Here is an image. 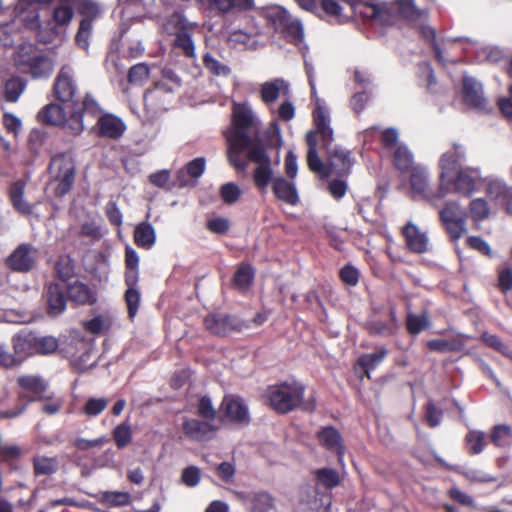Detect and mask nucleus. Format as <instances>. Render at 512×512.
<instances>
[{"label":"nucleus","mask_w":512,"mask_h":512,"mask_svg":"<svg viewBox=\"0 0 512 512\" xmlns=\"http://www.w3.org/2000/svg\"><path fill=\"white\" fill-rule=\"evenodd\" d=\"M464 159V149L458 144H453V150L442 154L439 160L441 168L440 185L437 192L430 191L428 183V173L424 167L415 166L411 169L410 185L414 196L426 199L434 207H438V201L447 194L446 178L456 169L457 164Z\"/></svg>","instance_id":"1"},{"label":"nucleus","mask_w":512,"mask_h":512,"mask_svg":"<svg viewBox=\"0 0 512 512\" xmlns=\"http://www.w3.org/2000/svg\"><path fill=\"white\" fill-rule=\"evenodd\" d=\"M305 386L299 382H283L268 388L267 398L270 406L278 413H288L297 408L305 412L315 410L313 396L304 399Z\"/></svg>","instance_id":"2"},{"label":"nucleus","mask_w":512,"mask_h":512,"mask_svg":"<svg viewBox=\"0 0 512 512\" xmlns=\"http://www.w3.org/2000/svg\"><path fill=\"white\" fill-rule=\"evenodd\" d=\"M253 116L249 110L239 109L234 113V129L227 136L229 142L228 159L236 169L245 171L247 163L240 159V154L251 145Z\"/></svg>","instance_id":"3"},{"label":"nucleus","mask_w":512,"mask_h":512,"mask_svg":"<svg viewBox=\"0 0 512 512\" xmlns=\"http://www.w3.org/2000/svg\"><path fill=\"white\" fill-rule=\"evenodd\" d=\"M15 66L34 79L48 78L54 69L53 62L39 48L30 43L20 45L13 57Z\"/></svg>","instance_id":"4"},{"label":"nucleus","mask_w":512,"mask_h":512,"mask_svg":"<svg viewBox=\"0 0 512 512\" xmlns=\"http://www.w3.org/2000/svg\"><path fill=\"white\" fill-rule=\"evenodd\" d=\"M38 119L47 125H64L72 135H79L85 129L82 104H74L66 111L63 106L50 103L41 109Z\"/></svg>","instance_id":"5"},{"label":"nucleus","mask_w":512,"mask_h":512,"mask_svg":"<svg viewBox=\"0 0 512 512\" xmlns=\"http://www.w3.org/2000/svg\"><path fill=\"white\" fill-rule=\"evenodd\" d=\"M261 16L266 19L268 25L275 32L280 33L289 42L298 44L303 41L304 33L301 22L293 19L283 7L271 5L262 8Z\"/></svg>","instance_id":"6"},{"label":"nucleus","mask_w":512,"mask_h":512,"mask_svg":"<svg viewBox=\"0 0 512 512\" xmlns=\"http://www.w3.org/2000/svg\"><path fill=\"white\" fill-rule=\"evenodd\" d=\"M82 110L83 117L86 115L97 118L95 129L100 137L116 140L126 130V125L121 118L109 113L102 114L101 107L90 94H86L82 101Z\"/></svg>","instance_id":"7"},{"label":"nucleus","mask_w":512,"mask_h":512,"mask_svg":"<svg viewBox=\"0 0 512 512\" xmlns=\"http://www.w3.org/2000/svg\"><path fill=\"white\" fill-rule=\"evenodd\" d=\"M49 174L56 186L54 193L58 197L65 196L72 188L75 179V164L70 156L58 154L51 158Z\"/></svg>","instance_id":"8"},{"label":"nucleus","mask_w":512,"mask_h":512,"mask_svg":"<svg viewBox=\"0 0 512 512\" xmlns=\"http://www.w3.org/2000/svg\"><path fill=\"white\" fill-rule=\"evenodd\" d=\"M204 326L214 335L226 336L232 332H242L250 328V322L237 315L213 313L204 318Z\"/></svg>","instance_id":"9"},{"label":"nucleus","mask_w":512,"mask_h":512,"mask_svg":"<svg viewBox=\"0 0 512 512\" xmlns=\"http://www.w3.org/2000/svg\"><path fill=\"white\" fill-rule=\"evenodd\" d=\"M439 217L452 240L460 239L466 232V212L457 202H447L439 211Z\"/></svg>","instance_id":"10"},{"label":"nucleus","mask_w":512,"mask_h":512,"mask_svg":"<svg viewBox=\"0 0 512 512\" xmlns=\"http://www.w3.org/2000/svg\"><path fill=\"white\" fill-rule=\"evenodd\" d=\"M465 160V158L457 164L455 170L450 173L446 178V188L449 190L448 185L453 184V191L464 195L470 196L479 186L482 178L479 169L466 168L458 170V167Z\"/></svg>","instance_id":"11"},{"label":"nucleus","mask_w":512,"mask_h":512,"mask_svg":"<svg viewBox=\"0 0 512 512\" xmlns=\"http://www.w3.org/2000/svg\"><path fill=\"white\" fill-rule=\"evenodd\" d=\"M77 92V84L74 78V70L69 65H64L59 70L53 84L55 98L62 103H71V107L81 105L74 101Z\"/></svg>","instance_id":"12"},{"label":"nucleus","mask_w":512,"mask_h":512,"mask_svg":"<svg viewBox=\"0 0 512 512\" xmlns=\"http://www.w3.org/2000/svg\"><path fill=\"white\" fill-rule=\"evenodd\" d=\"M38 250L32 244L18 245L6 258V265L14 272L28 273L36 265Z\"/></svg>","instance_id":"13"},{"label":"nucleus","mask_w":512,"mask_h":512,"mask_svg":"<svg viewBox=\"0 0 512 512\" xmlns=\"http://www.w3.org/2000/svg\"><path fill=\"white\" fill-rule=\"evenodd\" d=\"M328 155V169L331 174L347 176L355 162L350 150L334 145L326 150Z\"/></svg>","instance_id":"14"},{"label":"nucleus","mask_w":512,"mask_h":512,"mask_svg":"<svg viewBox=\"0 0 512 512\" xmlns=\"http://www.w3.org/2000/svg\"><path fill=\"white\" fill-rule=\"evenodd\" d=\"M182 431L185 436L193 441L205 442L212 439L217 431V427L212 421L186 418L182 423Z\"/></svg>","instance_id":"15"},{"label":"nucleus","mask_w":512,"mask_h":512,"mask_svg":"<svg viewBox=\"0 0 512 512\" xmlns=\"http://www.w3.org/2000/svg\"><path fill=\"white\" fill-rule=\"evenodd\" d=\"M36 343L37 333L29 330H22L12 338V357L16 359L15 366L20 365L27 357L37 354Z\"/></svg>","instance_id":"16"},{"label":"nucleus","mask_w":512,"mask_h":512,"mask_svg":"<svg viewBox=\"0 0 512 512\" xmlns=\"http://www.w3.org/2000/svg\"><path fill=\"white\" fill-rule=\"evenodd\" d=\"M313 118L316 126V132H314L315 135H320L322 145L326 150H328V148H332L334 146L332 143L333 129L330 126V117L320 99H317V108L313 111Z\"/></svg>","instance_id":"17"},{"label":"nucleus","mask_w":512,"mask_h":512,"mask_svg":"<svg viewBox=\"0 0 512 512\" xmlns=\"http://www.w3.org/2000/svg\"><path fill=\"white\" fill-rule=\"evenodd\" d=\"M66 293V286L63 284L51 282L46 286L45 298L49 315L58 316L65 311Z\"/></svg>","instance_id":"18"},{"label":"nucleus","mask_w":512,"mask_h":512,"mask_svg":"<svg viewBox=\"0 0 512 512\" xmlns=\"http://www.w3.org/2000/svg\"><path fill=\"white\" fill-rule=\"evenodd\" d=\"M407 248L417 254H423L429 250V238L427 234L413 222H408L402 229Z\"/></svg>","instance_id":"19"},{"label":"nucleus","mask_w":512,"mask_h":512,"mask_svg":"<svg viewBox=\"0 0 512 512\" xmlns=\"http://www.w3.org/2000/svg\"><path fill=\"white\" fill-rule=\"evenodd\" d=\"M290 85L283 78H275L260 85V96L263 103L273 105L279 97H289Z\"/></svg>","instance_id":"20"},{"label":"nucleus","mask_w":512,"mask_h":512,"mask_svg":"<svg viewBox=\"0 0 512 512\" xmlns=\"http://www.w3.org/2000/svg\"><path fill=\"white\" fill-rule=\"evenodd\" d=\"M463 100L468 106L476 109H483L486 104L481 83L467 75L463 76Z\"/></svg>","instance_id":"21"},{"label":"nucleus","mask_w":512,"mask_h":512,"mask_svg":"<svg viewBox=\"0 0 512 512\" xmlns=\"http://www.w3.org/2000/svg\"><path fill=\"white\" fill-rule=\"evenodd\" d=\"M272 190L275 197L289 205L295 206L299 202V196L296 186L283 176L274 177L272 181Z\"/></svg>","instance_id":"22"},{"label":"nucleus","mask_w":512,"mask_h":512,"mask_svg":"<svg viewBox=\"0 0 512 512\" xmlns=\"http://www.w3.org/2000/svg\"><path fill=\"white\" fill-rule=\"evenodd\" d=\"M319 442L329 451L338 456V461L342 462L344 456V446L338 430L332 426L323 427L318 433Z\"/></svg>","instance_id":"23"},{"label":"nucleus","mask_w":512,"mask_h":512,"mask_svg":"<svg viewBox=\"0 0 512 512\" xmlns=\"http://www.w3.org/2000/svg\"><path fill=\"white\" fill-rule=\"evenodd\" d=\"M306 143L308 146L307 151V163L309 168L317 173L322 178H328L330 171L327 166L324 165L317 153V139L313 131H309L306 134Z\"/></svg>","instance_id":"24"},{"label":"nucleus","mask_w":512,"mask_h":512,"mask_svg":"<svg viewBox=\"0 0 512 512\" xmlns=\"http://www.w3.org/2000/svg\"><path fill=\"white\" fill-rule=\"evenodd\" d=\"M18 384L23 389V392L20 393V399L27 402L35 401L46 389L44 381L33 375L19 377Z\"/></svg>","instance_id":"25"},{"label":"nucleus","mask_w":512,"mask_h":512,"mask_svg":"<svg viewBox=\"0 0 512 512\" xmlns=\"http://www.w3.org/2000/svg\"><path fill=\"white\" fill-rule=\"evenodd\" d=\"M25 182L18 180L14 182L9 189V199L12 207L22 215H30L33 212L34 204L24 199Z\"/></svg>","instance_id":"26"},{"label":"nucleus","mask_w":512,"mask_h":512,"mask_svg":"<svg viewBox=\"0 0 512 512\" xmlns=\"http://www.w3.org/2000/svg\"><path fill=\"white\" fill-rule=\"evenodd\" d=\"M221 408L231 421L248 423V408L241 399L225 397L222 401Z\"/></svg>","instance_id":"27"},{"label":"nucleus","mask_w":512,"mask_h":512,"mask_svg":"<svg viewBox=\"0 0 512 512\" xmlns=\"http://www.w3.org/2000/svg\"><path fill=\"white\" fill-rule=\"evenodd\" d=\"M366 329L370 335L389 336L397 330V322L394 310H390V321L371 318L366 322Z\"/></svg>","instance_id":"28"},{"label":"nucleus","mask_w":512,"mask_h":512,"mask_svg":"<svg viewBox=\"0 0 512 512\" xmlns=\"http://www.w3.org/2000/svg\"><path fill=\"white\" fill-rule=\"evenodd\" d=\"M66 290L69 296V299L80 305L86 304H94L96 302V297L90 288L81 282H74L66 286Z\"/></svg>","instance_id":"29"},{"label":"nucleus","mask_w":512,"mask_h":512,"mask_svg":"<svg viewBox=\"0 0 512 512\" xmlns=\"http://www.w3.org/2000/svg\"><path fill=\"white\" fill-rule=\"evenodd\" d=\"M171 89L167 90L162 85H157L153 89L147 90L144 94V104L152 111L166 110L167 102L163 99Z\"/></svg>","instance_id":"30"},{"label":"nucleus","mask_w":512,"mask_h":512,"mask_svg":"<svg viewBox=\"0 0 512 512\" xmlns=\"http://www.w3.org/2000/svg\"><path fill=\"white\" fill-rule=\"evenodd\" d=\"M155 241V230L149 222H141L135 227L134 242L138 247L150 249L155 244Z\"/></svg>","instance_id":"31"},{"label":"nucleus","mask_w":512,"mask_h":512,"mask_svg":"<svg viewBox=\"0 0 512 512\" xmlns=\"http://www.w3.org/2000/svg\"><path fill=\"white\" fill-rule=\"evenodd\" d=\"M219 58L220 55L217 52L207 51L203 55V65L212 74L227 77L230 75L231 69Z\"/></svg>","instance_id":"32"},{"label":"nucleus","mask_w":512,"mask_h":512,"mask_svg":"<svg viewBox=\"0 0 512 512\" xmlns=\"http://www.w3.org/2000/svg\"><path fill=\"white\" fill-rule=\"evenodd\" d=\"M396 9L401 17L409 21H417L426 14V9L420 8L415 0H397Z\"/></svg>","instance_id":"33"},{"label":"nucleus","mask_w":512,"mask_h":512,"mask_svg":"<svg viewBox=\"0 0 512 512\" xmlns=\"http://www.w3.org/2000/svg\"><path fill=\"white\" fill-rule=\"evenodd\" d=\"M385 348H379L376 352L362 355L357 363L363 369L366 377L370 378V372L377 368L387 356Z\"/></svg>","instance_id":"34"},{"label":"nucleus","mask_w":512,"mask_h":512,"mask_svg":"<svg viewBox=\"0 0 512 512\" xmlns=\"http://www.w3.org/2000/svg\"><path fill=\"white\" fill-rule=\"evenodd\" d=\"M351 9V14H358L361 17L374 21L380 4L363 2L361 0H342Z\"/></svg>","instance_id":"35"},{"label":"nucleus","mask_w":512,"mask_h":512,"mask_svg":"<svg viewBox=\"0 0 512 512\" xmlns=\"http://www.w3.org/2000/svg\"><path fill=\"white\" fill-rule=\"evenodd\" d=\"M342 4H345L342 0H320L322 11L337 23H344L350 17L344 14Z\"/></svg>","instance_id":"36"},{"label":"nucleus","mask_w":512,"mask_h":512,"mask_svg":"<svg viewBox=\"0 0 512 512\" xmlns=\"http://www.w3.org/2000/svg\"><path fill=\"white\" fill-rule=\"evenodd\" d=\"M273 169L272 162L257 165L253 174V181L255 186L261 190L265 191L268 185L273 181Z\"/></svg>","instance_id":"37"},{"label":"nucleus","mask_w":512,"mask_h":512,"mask_svg":"<svg viewBox=\"0 0 512 512\" xmlns=\"http://www.w3.org/2000/svg\"><path fill=\"white\" fill-rule=\"evenodd\" d=\"M26 88V81L21 77H12L5 82L4 95L8 102H16Z\"/></svg>","instance_id":"38"},{"label":"nucleus","mask_w":512,"mask_h":512,"mask_svg":"<svg viewBox=\"0 0 512 512\" xmlns=\"http://www.w3.org/2000/svg\"><path fill=\"white\" fill-rule=\"evenodd\" d=\"M394 164L400 171L412 169L414 158L411 151L405 145H398L393 156Z\"/></svg>","instance_id":"39"},{"label":"nucleus","mask_w":512,"mask_h":512,"mask_svg":"<svg viewBox=\"0 0 512 512\" xmlns=\"http://www.w3.org/2000/svg\"><path fill=\"white\" fill-rule=\"evenodd\" d=\"M130 502V494L127 492H104L101 496V503L108 508L122 507L128 505Z\"/></svg>","instance_id":"40"},{"label":"nucleus","mask_w":512,"mask_h":512,"mask_svg":"<svg viewBox=\"0 0 512 512\" xmlns=\"http://www.w3.org/2000/svg\"><path fill=\"white\" fill-rule=\"evenodd\" d=\"M471 454H480L486 445V434L482 431H469L465 437Z\"/></svg>","instance_id":"41"},{"label":"nucleus","mask_w":512,"mask_h":512,"mask_svg":"<svg viewBox=\"0 0 512 512\" xmlns=\"http://www.w3.org/2000/svg\"><path fill=\"white\" fill-rule=\"evenodd\" d=\"M110 326V318L104 315H97L94 318L83 322V327L91 334L103 333L107 331Z\"/></svg>","instance_id":"42"},{"label":"nucleus","mask_w":512,"mask_h":512,"mask_svg":"<svg viewBox=\"0 0 512 512\" xmlns=\"http://www.w3.org/2000/svg\"><path fill=\"white\" fill-rule=\"evenodd\" d=\"M219 195L225 204L232 205L242 196V190L234 182H227L219 189Z\"/></svg>","instance_id":"43"},{"label":"nucleus","mask_w":512,"mask_h":512,"mask_svg":"<svg viewBox=\"0 0 512 512\" xmlns=\"http://www.w3.org/2000/svg\"><path fill=\"white\" fill-rule=\"evenodd\" d=\"M244 150H248L249 160L257 165L272 162L265 147L260 143H254L253 137H251V145Z\"/></svg>","instance_id":"44"},{"label":"nucleus","mask_w":512,"mask_h":512,"mask_svg":"<svg viewBox=\"0 0 512 512\" xmlns=\"http://www.w3.org/2000/svg\"><path fill=\"white\" fill-rule=\"evenodd\" d=\"M317 481L327 489H332L339 485V473L332 468H322L316 471Z\"/></svg>","instance_id":"45"},{"label":"nucleus","mask_w":512,"mask_h":512,"mask_svg":"<svg viewBox=\"0 0 512 512\" xmlns=\"http://www.w3.org/2000/svg\"><path fill=\"white\" fill-rule=\"evenodd\" d=\"M113 439L119 449L125 448L132 440L131 427L128 422H123L113 430Z\"/></svg>","instance_id":"46"},{"label":"nucleus","mask_w":512,"mask_h":512,"mask_svg":"<svg viewBox=\"0 0 512 512\" xmlns=\"http://www.w3.org/2000/svg\"><path fill=\"white\" fill-rule=\"evenodd\" d=\"M58 470L56 458L37 457L34 459V471L36 475H51Z\"/></svg>","instance_id":"47"},{"label":"nucleus","mask_w":512,"mask_h":512,"mask_svg":"<svg viewBox=\"0 0 512 512\" xmlns=\"http://www.w3.org/2000/svg\"><path fill=\"white\" fill-rule=\"evenodd\" d=\"M251 512H267L273 506L272 497L265 492H258L251 496Z\"/></svg>","instance_id":"48"},{"label":"nucleus","mask_w":512,"mask_h":512,"mask_svg":"<svg viewBox=\"0 0 512 512\" xmlns=\"http://www.w3.org/2000/svg\"><path fill=\"white\" fill-rule=\"evenodd\" d=\"M254 278V271L249 265H241L234 274L233 283L239 289L247 288Z\"/></svg>","instance_id":"49"},{"label":"nucleus","mask_w":512,"mask_h":512,"mask_svg":"<svg viewBox=\"0 0 512 512\" xmlns=\"http://www.w3.org/2000/svg\"><path fill=\"white\" fill-rule=\"evenodd\" d=\"M174 45L176 48L180 49L185 56L194 58L195 57V47L193 40L187 32L181 31L176 34L174 39Z\"/></svg>","instance_id":"50"},{"label":"nucleus","mask_w":512,"mask_h":512,"mask_svg":"<svg viewBox=\"0 0 512 512\" xmlns=\"http://www.w3.org/2000/svg\"><path fill=\"white\" fill-rule=\"evenodd\" d=\"M92 31V19L83 18L80 22L78 32L75 36L77 45L82 49L89 46V37Z\"/></svg>","instance_id":"51"},{"label":"nucleus","mask_w":512,"mask_h":512,"mask_svg":"<svg viewBox=\"0 0 512 512\" xmlns=\"http://www.w3.org/2000/svg\"><path fill=\"white\" fill-rule=\"evenodd\" d=\"M108 405L106 398H89L82 408V412L89 416L95 417L102 413Z\"/></svg>","instance_id":"52"},{"label":"nucleus","mask_w":512,"mask_h":512,"mask_svg":"<svg viewBox=\"0 0 512 512\" xmlns=\"http://www.w3.org/2000/svg\"><path fill=\"white\" fill-rule=\"evenodd\" d=\"M406 325L409 333L416 335L429 326V320L426 314H408Z\"/></svg>","instance_id":"53"},{"label":"nucleus","mask_w":512,"mask_h":512,"mask_svg":"<svg viewBox=\"0 0 512 512\" xmlns=\"http://www.w3.org/2000/svg\"><path fill=\"white\" fill-rule=\"evenodd\" d=\"M59 346L58 340L53 336H40L37 334V354L48 355L54 353Z\"/></svg>","instance_id":"54"},{"label":"nucleus","mask_w":512,"mask_h":512,"mask_svg":"<svg viewBox=\"0 0 512 512\" xmlns=\"http://www.w3.org/2000/svg\"><path fill=\"white\" fill-rule=\"evenodd\" d=\"M470 213L475 221H482L488 218L490 210L483 198H476L470 202Z\"/></svg>","instance_id":"55"},{"label":"nucleus","mask_w":512,"mask_h":512,"mask_svg":"<svg viewBox=\"0 0 512 512\" xmlns=\"http://www.w3.org/2000/svg\"><path fill=\"white\" fill-rule=\"evenodd\" d=\"M510 191L506 187L505 183L498 179H489L487 181L486 193L492 199H505L506 195Z\"/></svg>","instance_id":"56"},{"label":"nucleus","mask_w":512,"mask_h":512,"mask_svg":"<svg viewBox=\"0 0 512 512\" xmlns=\"http://www.w3.org/2000/svg\"><path fill=\"white\" fill-rule=\"evenodd\" d=\"M149 77V67L145 63H138L132 66L128 72L130 83H141Z\"/></svg>","instance_id":"57"},{"label":"nucleus","mask_w":512,"mask_h":512,"mask_svg":"<svg viewBox=\"0 0 512 512\" xmlns=\"http://www.w3.org/2000/svg\"><path fill=\"white\" fill-rule=\"evenodd\" d=\"M125 301L130 318H134L138 312L140 293L136 288H128L125 292Z\"/></svg>","instance_id":"58"},{"label":"nucleus","mask_w":512,"mask_h":512,"mask_svg":"<svg viewBox=\"0 0 512 512\" xmlns=\"http://www.w3.org/2000/svg\"><path fill=\"white\" fill-rule=\"evenodd\" d=\"M511 435V428L507 425H497L491 433V441L496 446H505Z\"/></svg>","instance_id":"59"},{"label":"nucleus","mask_w":512,"mask_h":512,"mask_svg":"<svg viewBox=\"0 0 512 512\" xmlns=\"http://www.w3.org/2000/svg\"><path fill=\"white\" fill-rule=\"evenodd\" d=\"M198 414L209 421H214L216 417V410L214 409L211 399L207 396H203L197 405Z\"/></svg>","instance_id":"60"},{"label":"nucleus","mask_w":512,"mask_h":512,"mask_svg":"<svg viewBox=\"0 0 512 512\" xmlns=\"http://www.w3.org/2000/svg\"><path fill=\"white\" fill-rule=\"evenodd\" d=\"M373 22L380 24L382 26H388L393 23L392 9L389 7L387 3H380L378 12L376 13Z\"/></svg>","instance_id":"61"},{"label":"nucleus","mask_w":512,"mask_h":512,"mask_svg":"<svg viewBox=\"0 0 512 512\" xmlns=\"http://www.w3.org/2000/svg\"><path fill=\"white\" fill-rule=\"evenodd\" d=\"M443 412L438 410L433 401L426 404V421L430 427H437L442 420Z\"/></svg>","instance_id":"62"},{"label":"nucleus","mask_w":512,"mask_h":512,"mask_svg":"<svg viewBox=\"0 0 512 512\" xmlns=\"http://www.w3.org/2000/svg\"><path fill=\"white\" fill-rule=\"evenodd\" d=\"M341 280L349 285L355 286L359 280V272L352 265H345L339 272Z\"/></svg>","instance_id":"63"},{"label":"nucleus","mask_w":512,"mask_h":512,"mask_svg":"<svg viewBox=\"0 0 512 512\" xmlns=\"http://www.w3.org/2000/svg\"><path fill=\"white\" fill-rule=\"evenodd\" d=\"M207 228L215 234H225L230 228V221L223 217L213 218L207 222Z\"/></svg>","instance_id":"64"}]
</instances>
